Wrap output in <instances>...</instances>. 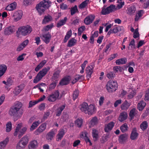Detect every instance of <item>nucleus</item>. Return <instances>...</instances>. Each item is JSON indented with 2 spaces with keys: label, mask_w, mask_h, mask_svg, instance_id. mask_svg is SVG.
<instances>
[{
  "label": "nucleus",
  "mask_w": 149,
  "mask_h": 149,
  "mask_svg": "<svg viewBox=\"0 0 149 149\" xmlns=\"http://www.w3.org/2000/svg\"><path fill=\"white\" fill-rule=\"evenodd\" d=\"M51 2L48 0H43L37 5L36 8L39 14L41 15L45 11L51 6Z\"/></svg>",
  "instance_id": "1"
},
{
  "label": "nucleus",
  "mask_w": 149,
  "mask_h": 149,
  "mask_svg": "<svg viewBox=\"0 0 149 149\" xmlns=\"http://www.w3.org/2000/svg\"><path fill=\"white\" fill-rule=\"evenodd\" d=\"M22 123H20L18 124L13 133L14 136H16L18 135V137L20 138L25 134L28 127L26 126L24 127L21 130V128L22 126Z\"/></svg>",
  "instance_id": "2"
},
{
  "label": "nucleus",
  "mask_w": 149,
  "mask_h": 149,
  "mask_svg": "<svg viewBox=\"0 0 149 149\" xmlns=\"http://www.w3.org/2000/svg\"><path fill=\"white\" fill-rule=\"evenodd\" d=\"M32 31V29L29 25L21 26L18 29L17 33H18L22 36L29 35Z\"/></svg>",
  "instance_id": "3"
},
{
  "label": "nucleus",
  "mask_w": 149,
  "mask_h": 149,
  "mask_svg": "<svg viewBox=\"0 0 149 149\" xmlns=\"http://www.w3.org/2000/svg\"><path fill=\"white\" fill-rule=\"evenodd\" d=\"M106 87L109 92L112 93L115 91L117 89L118 84L116 81L110 80L107 82Z\"/></svg>",
  "instance_id": "4"
},
{
  "label": "nucleus",
  "mask_w": 149,
  "mask_h": 149,
  "mask_svg": "<svg viewBox=\"0 0 149 149\" xmlns=\"http://www.w3.org/2000/svg\"><path fill=\"white\" fill-rule=\"evenodd\" d=\"M50 69V68L48 67L47 68H44L40 71L34 79L33 83H37L39 82L47 74Z\"/></svg>",
  "instance_id": "5"
},
{
  "label": "nucleus",
  "mask_w": 149,
  "mask_h": 149,
  "mask_svg": "<svg viewBox=\"0 0 149 149\" xmlns=\"http://www.w3.org/2000/svg\"><path fill=\"white\" fill-rule=\"evenodd\" d=\"M59 96L58 91H56L49 95L47 97V100L50 102H54L58 99Z\"/></svg>",
  "instance_id": "6"
},
{
  "label": "nucleus",
  "mask_w": 149,
  "mask_h": 149,
  "mask_svg": "<svg viewBox=\"0 0 149 149\" xmlns=\"http://www.w3.org/2000/svg\"><path fill=\"white\" fill-rule=\"evenodd\" d=\"M23 12L22 10H18L15 11L13 13L12 17L13 18V21L17 22L22 18Z\"/></svg>",
  "instance_id": "7"
},
{
  "label": "nucleus",
  "mask_w": 149,
  "mask_h": 149,
  "mask_svg": "<svg viewBox=\"0 0 149 149\" xmlns=\"http://www.w3.org/2000/svg\"><path fill=\"white\" fill-rule=\"evenodd\" d=\"M95 17V16L91 14L88 15L85 18L84 23L86 25H89L93 22Z\"/></svg>",
  "instance_id": "8"
},
{
  "label": "nucleus",
  "mask_w": 149,
  "mask_h": 149,
  "mask_svg": "<svg viewBox=\"0 0 149 149\" xmlns=\"http://www.w3.org/2000/svg\"><path fill=\"white\" fill-rule=\"evenodd\" d=\"M46 128V124L45 123L42 124L34 132V134L36 135H38L43 132Z\"/></svg>",
  "instance_id": "9"
},
{
  "label": "nucleus",
  "mask_w": 149,
  "mask_h": 149,
  "mask_svg": "<svg viewBox=\"0 0 149 149\" xmlns=\"http://www.w3.org/2000/svg\"><path fill=\"white\" fill-rule=\"evenodd\" d=\"M15 31V29L13 26H10L6 28L4 30V34L6 36H8L13 33Z\"/></svg>",
  "instance_id": "10"
},
{
  "label": "nucleus",
  "mask_w": 149,
  "mask_h": 149,
  "mask_svg": "<svg viewBox=\"0 0 149 149\" xmlns=\"http://www.w3.org/2000/svg\"><path fill=\"white\" fill-rule=\"evenodd\" d=\"M24 87L23 84H21L16 87L13 91V93L16 95H18L23 90Z\"/></svg>",
  "instance_id": "11"
},
{
  "label": "nucleus",
  "mask_w": 149,
  "mask_h": 149,
  "mask_svg": "<svg viewBox=\"0 0 149 149\" xmlns=\"http://www.w3.org/2000/svg\"><path fill=\"white\" fill-rule=\"evenodd\" d=\"M96 111V108L94 105L91 104L88 107L86 114H87L89 115H92L94 114Z\"/></svg>",
  "instance_id": "12"
},
{
  "label": "nucleus",
  "mask_w": 149,
  "mask_h": 149,
  "mask_svg": "<svg viewBox=\"0 0 149 149\" xmlns=\"http://www.w3.org/2000/svg\"><path fill=\"white\" fill-rule=\"evenodd\" d=\"M57 131V130L56 129L52 130L46 135V139L48 140L51 141L55 136Z\"/></svg>",
  "instance_id": "13"
},
{
  "label": "nucleus",
  "mask_w": 149,
  "mask_h": 149,
  "mask_svg": "<svg viewBox=\"0 0 149 149\" xmlns=\"http://www.w3.org/2000/svg\"><path fill=\"white\" fill-rule=\"evenodd\" d=\"M38 146V143L36 140H33L30 141L28 145L29 149H36Z\"/></svg>",
  "instance_id": "14"
},
{
  "label": "nucleus",
  "mask_w": 149,
  "mask_h": 149,
  "mask_svg": "<svg viewBox=\"0 0 149 149\" xmlns=\"http://www.w3.org/2000/svg\"><path fill=\"white\" fill-rule=\"evenodd\" d=\"M51 36L50 34H47L42 35L41 37L42 39L46 44L49 43L51 38Z\"/></svg>",
  "instance_id": "15"
},
{
  "label": "nucleus",
  "mask_w": 149,
  "mask_h": 149,
  "mask_svg": "<svg viewBox=\"0 0 149 149\" xmlns=\"http://www.w3.org/2000/svg\"><path fill=\"white\" fill-rule=\"evenodd\" d=\"M29 42V40H26L24 41L22 43H21L17 48V51L19 52L25 48L28 44Z\"/></svg>",
  "instance_id": "16"
},
{
  "label": "nucleus",
  "mask_w": 149,
  "mask_h": 149,
  "mask_svg": "<svg viewBox=\"0 0 149 149\" xmlns=\"http://www.w3.org/2000/svg\"><path fill=\"white\" fill-rule=\"evenodd\" d=\"M17 6V3L14 2L7 5L5 8V10L9 11H13L16 9Z\"/></svg>",
  "instance_id": "17"
},
{
  "label": "nucleus",
  "mask_w": 149,
  "mask_h": 149,
  "mask_svg": "<svg viewBox=\"0 0 149 149\" xmlns=\"http://www.w3.org/2000/svg\"><path fill=\"white\" fill-rule=\"evenodd\" d=\"M86 71L87 74L86 77L88 79H89L93 72V68L92 66H88L86 68Z\"/></svg>",
  "instance_id": "18"
},
{
  "label": "nucleus",
  "mask_w": 149,
  "mask_h": 149,
  "mask_svg": "<svg viewBox=\"0 0 149 149\" xmlns=\"http://www.w3.org/2000/svg\"><path fill=\"white\" fill-rule=\"evenodd\" d=\"M74 79L72 81V83L74 84L78 81H81L84 80V76L82 75H80L79 74L76 75L74 76Z\"/></svg>",
  "instance_id": "19"
},
{
  "label": "nucleus",
  "mask_w": 149,
  "mask_h": 149,
  "mask_svg": "<svg viewBox=\"0 0 149 149\" xmlns=\"http://www.w3.org/2000/svg\"><path fill=\"white\" fill-rule=\"evenodd\" d=\"M127 114L126 112L123 111L120 113L118 118V120L120 122H123L127 118Z\"/></svg>",
  "instance_id": "20"
},
{
  "label": "nucleus",
  "mask_w": 149,
  "mask_h": 149,
  "mask_svg": "<svg viewBox=\"0 0 149 149\" xmlns=\"http://www.w3.org/2000/svg\"><path fill=\"white\" fill-rule=\"evenodd\" d=\"M98 123V120L96 117H93L90 121L88 123L89 127H93L95 125H96Z\"/></svg>",
  "instance_id": "21"
},
{
  "label": "nucleus",
  "mask_w": 149,
  "mask_h": 149,
  "mask_svg": "<svg viewBox=\"0 0 149 149\" xmlns=\"http://www.w3.org/2000/svg\"><path fill=\"white\" fill-rule=\"evenodd\" d=\"M81 137L84 139L86 142H88L89 143L90 145H92L91 141L88 137V133L84 131L82 132Z\"/></svg>",
  "instance_id": "22"
},
{
  "label": "nucleus",
  "mask_w": 149,
  "mask_h": 149,
  "mask_svg": "<svg viewBox=\"0 0 149 149\" xmlns=\"http://www.w3.org/2000/svg\"><path fill=\"white\" fill-rule=\"evenodd\" d=\"M136 131V128L134 127L133 129L130 136L131 139L134 140L137 138L138 136V134L137 133Z\"/></svg>",
  "instance_id": "23"
},
{
  "label": "nucleus",
  "mask_w": 149,
  "mask_h": 149,
  "mask_svg": "<svg viewBox=\"0 0 149 149\" xmlns=\"http://www.w3.org/2000/svg\"><path fill=\"white\" fill-rule=\"evenodd\" d=\"M29 142V139L28 136H25L22 137L19 140V142L23 145L25 147Z\"/></svg>",
  "instance_id": "24"
},
{
  "label": "nucleus",
  "mask_w": 149,
  "mask_h": 149,
  "mask_svg": "<svg viewBox=\"0 0 149 149\" xmlns=\"http://www.w3.org/2000/svg\"><path fill=\"white\" fill-rule=\"evenodd\" d=\"M9 138L6 137L4 140L0 142V149H4L9 141Z\"/></svg>",
  "instance_id": "25"
},
{
  "label": "nucleus",
  "mask_w": 149,
  "mask_h": 149,
  "mask_svg": "<svg viewBox=\"0 0 149 149\" xmlns=\"http://www.w3.org/2000/svg\"><path fill=\"white\" fill-rule=\"evenodd\" d=\"M70 79V77L69 76L65 77L61 80L60 84L61 85H67L69 83Z\"/></svg>",
  "instance_id": "26"
},
{
  "label": "nucleus",
  "mask_w": 149,
  "mask_h": 149,
  "mask_svg": "<svg viewBox=\"0 0 149 149\" xmlns=\"http://www.w3.org/2000/svg\"><path fill=\"white\" fill-rule=\"evenodd\" d=\"M88 106V105L87 103L84 102L80 106V109L82 112L86 114Z\"/></svg>",
  "instance_id": "27"
},
{
  "label": "nucleus",
  "mask_w": 149,
  "mask_h": 149,
  "mask_svg": "<svg viewBox=\"0 0 149 149\" xmlns=\"http://www.w3.org/2000/svg\"><path fill=\"white\" fill-rule=\"evenodd\" d=\"M114 125V123L113 122H110L106 125L104 128L105 132H108L111 130L113 127Z\"/></svg>",
  "instance_id": "28"
},
{
  "label": "nucleus",
  "mask_w": 149,
  "mask_h": 149,
  "mask_svg": "<svg viewBox=\"0 0 149 149\" xmlns=\"http://www.w3.org/2000/svg\"><path fill=\"white\" fill-rule=\"evenodd\" d=\"M18 111L14 109L13 107H11L9 111V114L11 116H17L18 115Z\"/></svg>",
  "instance_id": "29"
},
{
  "label": "nucleus",
  "mask_w": 149,
  "mask_h": 149,
  "mask_svg": "<svg viewBox=\"0 0 149 149\" xmlns=\"http://www.w3.org/2000/svg\"><path fill=\"white\" fill-rule=\"evenodd\" d=\"M65 134L64 130L63 129H60L57 135V140L59 141L61 139Z\"/></svg>",
  "instance_id": "30"
},
{
  "label": "nucleus",
  "mask_w": 149,
  "mask_h": 149,
  "mask_svg": "<svg viewBox=\"0 0 149 149\" xmlns=\"http://www.w3.org/2000/svg\"><path fill=\"white\" fill-rule=\"evenodd\" d=\"M127 62V59L126 58L124 57L116 60V63L118 65H123L125 64Z\"/></svg>",
  "instance_id": "31"
},
{
  "label": "nucleus",
  "mask_w": 149,
  "mask_h": 149,
  "mask_svg": "<svg viewBox=\"0 0 149 149\" xmlns=\"http://www.w3.org/2000/svg\"><path fill=\"white\" fill-rule=\"evenodd\" d=\"M47 63V61L44 60L39 63L35 68V70L36 72H38L40 69H41L44 65Z\"/></svg>",
  "instance_id": "32"
},
{
  "label": "nucleus",
  "mask_w": 149,
  "mask_h": 149,
  "mask_svg": "<svg viewBox=\"0 0 149 149\" xmlns=\"http://www.w3.org/2000/svg\"><path fill=\"white\" fill-rule=\"evenodd\" d=\"M52 20V17L50 15H46L44 17L42 21V24H45L51 21Z\"/></svg>",
  "instance_id": "33"
},
{
  "label": "nucleus",
  "mask_w": 149,
  "mask_h": 149,
  "mask_svg": "<svg viewBox=\"0 0 149 149\" xmlns=\"http://www.w3.org/2000/svg\"><path fill=\"white\" fill-rule=\"evenodd\" d=\"M22 106V104L21 102L17 101L14 103V105L12 107L19 111Z\"/></svg>",
  "instance_id": "34"
},
{
  "label": "nucleus",
  "mask_w": 149,
  "mask_h": 149,
  "mask_svg": "<svg viewBox=\"0 0 149 149\" xmlns=\"http://www.w3.org/2000/svg\"><path fill=\"white\" fill-rule=\"evenodd\" d=\"M130 106V104L127 100H125L124 102L121 105L122 110H126Z\"/></svg>",
  "instance_id": "35"
},
{
  "label": "nucleus",
  "mask_w": 149,
  "mask_h": 149,
  "mask_svg": "<svg viewBox=\"0 0 149 149\" xmlns=\"http://www.w3.org/2000/svg\"><path fill=\"white\" fill-rule=\"evenodd\" d=\"M67 18L65 17L63 19L60 20L57 24L56 26L59 27L65 24L67 20Z\"/></svg>",
  "instance_id": "36"
},
{
  "label": "nucleus",
  "mask_w": 149,
  "mask_h": 149,
  "mask_svg": "<svg viewBox=\"0 0 149 149\" xmlns=\"http://www.w3.org/2000/svg\"><path fill=\"white\" fill-rule=\"evenodd\" d=\"M127 135L126 134L120 135L119 136L118 139L119 142L120 143H123L127 139Z\"/></svg>",
  "instance_id": "37"
},
{
  "label": "nucleus",
  "mask_w": 149,
  "mask_h": 149,
  "mask_svg": "<svg viewBox=\"0 0 149 149\" xmlns=\"http://www.w3.org/2000/svg\"><path fill=\"white\" fill-rule=\"evenodd\" d=\"M98 132L96 129H93L92 130V135L93 139L96 141L98 139Z\"/></svg>",
  "instance_id": "38"
},
{
  "label": "nucleus",
  "mask_w": 149,
  "mask_h": 149,
  "mask_svg": "<svg viewBox=\"0 0 149 149\" xmlns=\"http://www.w3.org/2000/svg\"><path fill=\"white\" fill-rule=\"evenodd\" d=\"M65 105H63L58 107L57 109L56 112V116H59L61 113L65 109Z\"/></svg>",
  "instance_id": "39"
},
{
  "label": "nucleus",
  "mask_w": 149,
  "mask_h": 149,
  "mask_svg": "<svg viewBox=\"0 0 149 149\" xmlns=\"http://www.w3.org/2000/svg\"><path fill=\"white\" fill-rule=\"evenodd\" d=\"M77 40L74 38L70 39L68 42L67 46L69 47L74 46L77 43Z\"/></svg>",
  "instance_id": "40"
},
{
  "label": "nucleus",
  "mask_w": 149,
  "mask_h": 149,
  "mask_svg": "<svg viewBox=\"0 0 149 149\" xmlns=\"http://www.w3.org/2000/svg\"><path fill=\"white\" fill-rule=\"evenodd\" d=\"M136 10V9L134 6H132L128 8L127 13L130 15H132L135 12Z\"/></svg>",
  "instance_id": "41"
},
{
  "label": "nucleus",
  "mask_w": 149,
  "mask_h": 149,
  "mask_svg": "<svg viewBox=\"0 0 149 149\" xmlns=\"http://www.w3.org/2000/svg\"><path fill=\"white\" fill-rule=\"evenodd\" d=\"M6 65L4 64L0 65V74L2 76L5 73L7 70Z\"/></svg>",
  "instance_id": "42"
},
{
  "label": "nucleus",
  "mask_w": 149,
  "mask_h": 149,
  "mask_svg": "<svg viewBox=\"0 0 149 149\" xmlns=\"http://www.w3.org/2000/svg\"><path fill=\"white\" fill-rule=\"evenodd\" d=\"M40 123L41 122L39 120L34 122L31 127L30 128V131H32L35 129Z\"/></svg>",
  "instance_id": "43"
},
{
  "label": "nucleus",
  "mask_w": 149,
  "mask_h": 149,
  "mask_svg": "<svg viewBox=\"0 0 149 149\" xmlns=\"http://www.w3.org/2000/svg\"><path fill=\"white\" fill-rule=\"evenodd\" d=\"M75 125L79 127H81L83 124V120L81 118H78L74 122Z\"/></svg>",
  "instance_id": "44"
},
{
  "label": "nucleus",
  "mask_w": 149,
  "mask_h": 149,
  "mask_svg": "<svg viewBox=\"0 0 149 149\" xmlns=\"http://www.w3.org/2000/svg\"><path fill=\"white\" fill-rule=\"evenodd\" d=\"M124 28L123 26H118L116 27H115L113 29H111L112 33H116L119 31L123 30Z\"/></svg>",
  "instance_id": "45"
},
{
  "label": "nucleus",
  "mask_w": 149,
  "mask_h": 149,
  "mask_svg": "<svg viewBox=\"0 0 149 149\" xmlns=\"http://www.w3.org/2000/svg\"><path fill=\"white\" fill-rule=\"evenodd\" d=\"M146 105V103L143 101H142L138 103V109L139 111H141L144 108Z\"/></svg>",
  "instance_id": "46"
},
{
  "label": "nucleus",
  "mask_w": 149,
  "mask_h": 149,
  "mask_svg": "<svg viewBox=\"0 0 149 149\" xmlns=\"http://www.w3.org/2000/svg\"><path fill=\"white\" fill-rule=\"evenodd\" d=\"M12 123L10 122H8L7 123L6 125V131L7 132H9L12 130Z\"/></svg>",
  "instance_id": "47"
},
{
  "label": "nucleus",
  "mask_w": 149,
  "mask_h": 149,
  "mask_svg": "<svg viewBox=\"0 0 149 149\" xmlns=\"http://www.w3.org/2000/svg\"><path fill=\"white\" fill-rule=\"evenodd\" d=\"M72 34V31L71 30L67 32L64 40V42L65 43L68 40L71 36Z\"/></svg>",
  "instance_id": "48"
},
{
  "label": "nucleus",
  "mask_w": 149,
  "mask_h": 149,
  "mask_svg": "<svg viewBox=\"0 0 149 149\" xmlns=\"http://www.w3.org/2000/svg\"><path fill=\"white\" fill-rule=\"evenodd\" d=\"M128 128L127 124L125 123L123 124L120 127L121 131L123 132H126Z\"/></svg>",
  "instance_id": "49"
},
{
  "label": "nucleus",
  "mask_w": 149,
  "mask_h": 149,
  "mask_svg": "<svg viewBox=\"0 0 149 149\" xmlns=\"http://www.w3.org/2000/svg\"><path fill=\"white\" fill-rule=\"evenodd\" d=\"M89 1V0H86L84 1L79 5V8L80 9L84 8L87 5Z\"/></svg>",
  "instance_id": "50"
},
{
  "label": "nucleus",
  "mask_w": 149,
  "mask_h": 149,
  "mask_svg": "<svg viewBox=\"0 0 149 149\" xmlns=\"http://www.w3.org/2000/svg\"><path fill=\"white\" fill-rule=\"evenodd\" d=\"M129 49H132L135 48V41L134 39H133L130 42L129 44V46L128 47Z\"/></svg>",
  "instance_id": "51"
},
{
  "label": "nucleus",
  "mask_w": 149,
  "mask_h": 149,
  "mask_svg": "<svg viewBox=\"0 0 149 149\" xmlns=\"http://www.w3.org/2000/svg\"><path fill=\"white\" fill-rule=\"evenodd\" d=\"M71 15H73L76 13L78 12L79 11L77 9V6L76 5L74 6L71 9Z\"/></svg>",
  "instance_id": "52"
},
{
  "label": "nucleus",
  "mask_w": 149,
  "mask_h": 149,
  "mask_svg": "<svg viewBox=\"0 0 149 149\" xmlns=\"http://www.w3.org/2000/svg\"><path fill=\"white\" fill-rule=\"evenodd\" d=\"M54 27L53 23H52L49 25H48L45 26L43 28V30L45 31H48L49 30H51Z\"/></svg>",
  "instance_id": "53"
},
{
  "label": "nucleus",
  "mask_w": 149,
  "mask_h": 149,
  "mask_svg": "<svg viewBox=\"0 0 149 149\" xmlns=\"http://www.w3.org/2000/svg\"><path fill=\"white\" fill-rule=\"evenodd\" d=\"M140 127L141 129L143 130H144L148 127V123L144 121L140 125Z\"/></svg>",
  "instance_id": "54"
},
{
  "label": "nucleus",
  "mask_w": 149,
  "mask_h": 149,
  "mask_svg": "<svg viewBox=\"0 0 149 149\" xmlns=\"http://www.w3.org/2000/svg\"><path fill=\"white\" fill-rule=\"evenodd\" d=\"M130 93L128 95V97L129 98H132L136 94V92L134 91L131 90L130 91Z\"/></svg>",
  "instance_id": "55"
},
{
  "label": "nucleus",
  "mask_w": 149,
  "mask_h": 149,
  "mask_svg": "<svg viewBox=\"0 0 149 149\" xmlns=\"http://www.w3.org/2000/svg\"><path fill=\"white\" fill-rule=\"evenodd\" d=\"M136 111L135 108H133L130 112V116L132 118H133L136 113Z\"/></svg>",
  "instance_id": "56"
},
{
  "label": "nucleus",
  "mask_w": 149,
  "mask_h": 149,
  "mask_svg": "<svg viewBox=\"0 0 149 149\" xmlns=\"http://www.w3.org/2000/svg\"><path fill=\"white\" fill-rule=\"evenodd\" d=\"M14 83V79L12 77H10L8 78L7 80V85L8 86H10L12 85Z\"/></svg>",
  "instance_id": "57"
},
{
  "label": "nucleus",
  "mask_w": 149,
  "mask_h": 149,
  "mask_svg": "<svg viewBox=\"0 0 149 149\" xmlns=\"http://www.w3.org/2000/svg\"><path fill=\"white\" fill-rule=\"evenodd\" d=\"M118 2V3L117 5V8L118 9H120L124 5V2L122 1L121 0H119Z\"/></svg>",
  "instance_id": "58"
},
{
  "label": "nucleus",
  "mask_w": 149,
  "mask_h": 149,
  "mask_svg": "<svg viewBox=\"0 0 149 149\" xmlns=\"http://www.w3.org/2000/svg\"><path fill=\"white\" fill-rule=\"evenodd\" d=\"M79 91L78 90H76L74 92L73 94V98L74 100L76 99L79 94Z\"/></svg>",
  "instance_id": "59"
},
{
  "label": "nucleus",
  "mask_w": 149,
  "mask_h": 149,
  "mask_svg": "<svg viewBox=\"0 0 149 149\" xmlns=\"http://www.w3.org/2000/svg\"><path fill=\"white\" fill-rule=\"evenodd\" d=\"M113 69L115 72H121L122 71V68L120 66H116L113 67Z\"/></svg>",
  "instance_id": "60"
},
{
  "label": "nucleus",
  "mask_w": 149,
  "mask_h": 149,
  "mask_svg": "<svg viewBox=\"0 0 149 149\" xmlns=\"http://www.w3.org/2000/svg\"><path fill=\"white\" fill-rule=\"evenodd\" d=\"M144 13V11L143 10H140L138 12L137 15H136L137 17L135 18V20L137 21L138 19L137 17L138 16L139 17H141L143 15Z\"/></svg>",
  "instance_id": "61"
},
{
  "label": "nucleus",
  "mask_w": 149,
  "mask_h": 149,
  "mask_svg": "<svg viewBox=\"0 0 149 149\" xmlns=\"http://www.w3.org/2000/svg\"><path fill=\"white\" fill-rule=\"evenodd\" d=\"M25 148V147L23 145H22V144L19 142L17 143L16 146V149H24Z\"/></svg>",
  "instance_id": "62"
},
{
  "label": "nucleus",
  "mask_w": 149,
  "mask_h": 149,
  "mask_svg": "<svg viewBox=\"0 0 149 149\" xmlns=\"http://www.w3.org/2000/svg\"><path fill=\"white\" fill-rule=\"evenodd\" d=\"M85 29L86 28L85 26H82L80 27L78 29V34L80 35Z\"/></svg>",
  "instance_id": "63"
},
{
  "label": "nucleus",
  "mask_w": 149,
  "mask_h": 149,
  "mask_svg": "<svg viewBox=\"0 0 149 149\" xmlns=\"http://www.w3.org/2000/svg\"><path fill=\"white\" fill-rule=\"evenodd\" d=\"M115 75V74H113L112 72H110L107 74L106 76L109 79H112L114 77Z\"/></svg>",
  "instance_id": "64"
}]
</instances>
